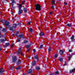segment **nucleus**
Returning <instances> with one entry per match:
<instances>
[{
    "label": "nucleus",
    "mask_w": 75,
    "mask_h": 75,
    "mask_svg": "<svg viewBox=\"0 0 75 75\" xmlns=\"http://www.w3.org/2000/svg\"><path fill=\"white\" fill-rule=\"evenodd\" d=\"M25 39V38L23 34H21L19 35V38L18 39V40L17 41V42H20L21 41V39Z\"/></svg>",
    "instance_id": "nucleus-1"
},
{
    "label": "nucleus",
    "mask_w": 75,
    "mask_h": 75,
    "mask_svg": "<svg viewBox=\"0 0 75 75\" xmlns=\"http://www.w3.org/2000/svg\"><path fill=\"white\" fill-rule=\"evenodd\" d=\"M19 4V9L18 10V15H20L22 11V7L23 6L22 4Z\"/></svg>",
    "instance_id": "nucleus-2"
},
{
    "label": "nucleus",
    "mask_w": 75,
    "mask_h": 75,
    "mask_svg": "<svg viewBox=\"0 0 75 75\" xmlns=\"http://www.w3.org/2000/svg\"><path fill=\"white\" fill-rule=\"evenodd\" d=\"M1 21L2 23H4V24L5 26H8L9 25L10 22L8 21H5L4 19H2V20H1Z\"/></svg>",
    "instance_id": "nucleus-3"
},
{
    "label": "nucleus",
    "mask_w": 75,
    "mask_h": 75,
    "mask_svg": "<svg viewBox=\"0 0 75 75\" xmlns=\"http://www.w3.org/2000/svg\"><path fill=\"white\" fill-rule=\"evenodd\" d=\"M35 9L38 11H40L41 10V6L39 4H37L35 6Z\"/></svg>",
    "instance_id": "nucleus-4"
},
{
    "label": "nucleus",
    "mask_w": 75,
    "mask_h": 75,
    "mask_svg": "<svg viewBox=\"0 0 75 75\" xmlns=\"http://www.w3.org/2000/svg\"><path fill=\"white\" fill-rule=\"evenodd\" d=\"M17 27V24L15 23H14L13 25V26H11L10 28V30H12L13 32L15 30V29H13V28H16Z\"/></svg>",
    "instance_id": "nucleus-5"
},
{
    "label": "nucleus",
    "mask_w": 75,
    "mask_h": 75,
    "mask_svg": "<svg viewBox=\"0 0 75 75\" xmlns=\"http://www.w3.org/2000/svg\"><path fill=\"white\" fill-rule=\"evenodd\" d=\"M17 57L16 56H13L12 57V62H15L17 60Z\"/></svg>",
    "instance_id": "nucleus-6"
},
{
    "label": "nucleus",
    "mask_w": 75,
    "mask_h": 75,
    "mask_svg": "<svg viewBox=\"0 0 75 75\" xmlns=\"http://www.w3.org/2000/svg\"><path fill=\"white\" fill-rule=\"evenodd\" d=\"M5 39H0V42L1 43H4V42L5 41H6L7 40L6 38H4Z\"/></svg>",
    "instance_id": "nucleus-7"
},
{
    "label": "nucleus",
    "mask_w": 75,
    "mask_h": 75,
    "mask_svg": "<svg viewBox=\"0 0 75 75\" xmlns=\"http://www.w3.org/2000/svg\"><path fill=\"white\" fill-rule=\"evenodd\" d=\"M58 74H59V72L58 71H57L55 73H53V72H51L50 75H56Z\"/></svg>",
    "instance_id": "nucleus-8"
},
{
    "label": "nucleus",
    "mask_w": 75,
    "mask_h": 75,
    "mask_svg": "<svg viewBox=\"0 0 75 75\" xmlns=\"http://www.w3.org/2000/svg\"><path fill=\"white\" fill-rule=\"evenodd\" d=\"M12 2L11 3V4L12 5V8L14 9L15 8V7L13 6L14 3H15V2L14 0H11Z\"/></svg>",
    "instance_id": "nucleus-9"
},
{
    "label": "nucleus",
    "mask_w": 75,
    "mask_h": 75,
    "mask_svg": "<svg viewBox=\"0 0 75 75\" xmlns=\"http://www.w3.org/2000/svg\"><path fill=\"white\" fill-rule=\"evenodd\" d=\"M21 48H19V49L18 50V52H17V53L19 54H20V53L21 52Z\"/></svg>",
    "instance_id": "nucleus-10"
},
{
    "label": "nucleus",
    "mask_w": 75,
    "mask_h": 75,
    "mask_svg": "<svg viewBox=\"0 0 75 75\" xmlns=\"http://www.w3.org/2000/svg\"><path fill=\"white\" fill-rule=\"evenodd\" d=\"M38 57V56L37 55H36V56H35L34 57V59H36L37 60L36 62H38V60H37Z\"/></svg>",
    "instance_id": "nucleus-11"
},
{
    "label": "nucleus",
    "mask_w": 75,
    "mask_h": 75,
    "mask_svg": "<svg viewBox=\"0 0 75 75\" xmlns=\"http://www.w3.org/2000/svg\"><path fill=\"white\" fill-rule=\"evenodd\" d=\"M74 71H75V68H74L73 69H70L69 71L70 73H72V72H74Z\"/></svg>",
    "instance_id": "nucleus-12"
},
{
    "label": "nucleus",
    "mask_w": 75,
    "mask_h": 75,
    "mask_svg": "<svg viewBox=\"0 0 75 75\" xmlns=\"http://www.w3.org/2000/svg\"><path fill=\"white\" fill-rule=\"evenodd\" d=\"M59 53L61 55H62L63 54V50H60Z\"/></svg>",
    "instance_id": "nucleus-13"
},
{
    "label": "nucleus",
    "mask_w": 75,
    "mask_h": 75,
    "mask_svg": "<svg viewBox=\"0 0 75 75\" xmlns=\"http://www.w3.org/2000/svg\"><path fill=\"white\" fill-rule=\"evenodd\" d=\"M10 45L9 43H6L5 45V47H6L8 46H9Z\"/></svg>",
    "instance_id": "nucleus-14"
},
{
    "label": "nucleus",
    "mask_w": 75,
    "mask_h": 75,
    "mask_svg": "<svg viewBox=\"0 0 75 75\" xmlns=\"http://www.w3.org/2000/svg\"><path fill=\"white\" fill-rule=\"evenodd\" d=\"M21 61L18 60L17 62H16V64H17V65H20V64H21Z\"/></svg>",
    "instance_id": "nucleus-15"
},
{
    "label": "nucleus",
    "mask_w": 75,
    "mask_h": 75,
    "mask_svg": "<svg viewBox=\"0 0 75 75\" xmlns=\"http://www.w3.org/2000/svg\"><path fill=\"white\" fill-rule=\"evenodd\" d=\"M23 10L24 11V13H27V12L28 11V10L26 8H24Z\"/></svg>",
    "instance_id": "nucleus-16"
},
{
    "label": "nucleus",
    "mask_w": 75,
    "mask_h": 75,
    "mask_svg": "<svg viewBox=\"0 0 75 75\" xmlns=\"http://www.w3.org/2000/svg\"><path fill=\"white\" fill-rule=\"evenodd\" d=\"M2 31H3V32H6L7 30L6 29V28H3Z\"/></svg>",
    "instance_id": "nucleus-17"
},
{
    "label": "nucleus",
    "mask_w": 75,
    "mask_h": 75,
    "mask_svg": "<svg viewBox=\"0 0 75 75\" xmlns=\"http://www.w3.org/2000/svg\"><path fill=\"white\" fill-rule=\"evenodd\" d=\"M39 35L40 36H44L45 34H44V32H41L39 33Z\"/></svg>",
    "instance_id": "nucleus-18"
},
{
    "label": "nucleus",
    "mask_w": 75,
    "mask_h": 75,
    "mask_svg": "<svg viewBox=\"0 0 75 75\" xmlns=\"http://www.w3.org/2000/svg\"><path fill=\"white\" fill-rule=\"evenodd\" d=\"M71 39L72 41H74V40H75L74 36H73L72 37H71Z\"/></svg>",
    "instance_id": "nucleus-19"
},
{
    "label": "nucleus",
    "mask_w": 75,
    "mask_h": 75,
    "mask_svg": "<svg viewBox=\"0 0 75 75\" xmlns=\"http://www.w3.org/2000/svg\"><path fill=\"white\" fill-rule=\"evenodd\" d=\"M3 68H1V69L0 70V73H3Z\"/></svg>",
    "instance_id": "nucleus-20"
},
{
    "label": "nucleus",
    "mask_w": 75,
    "mask_h": 75,
    "mask_svg": "<svg viewBox=\"0 0 75 75\" xmlns=\"http://www.w3.org/2000/svg\"><path fill=\"white\" fill-rule=\"evenodd\" d=\"M27 42H28V40H25L23 41V43H24L25 44V43H27Z\"/></svg>",
    "instance_id": "nucleus-21"
},
{
    "label": "nucleus",
    "mask_w": 75,
    "mask_h": 75,
    "mask_svg": "<svg viewBox=\"0 0 75 75\" xmlns=\"http://www.w3.org/2000/svg\"><path fill=\"white\" fill-rule=\"evenodd\" d=\"M59 60L61 62H62L63 61V58H59Z\"/></svg>",
    "instance_id": "nucleus-22"
},
{
    "label": "nucleus",
    "mask_w": 75,
    "mask_h": 75,
    "mask_svg": "<svg viewBox=\"0 0 75 75\" xmlns=\"http://www.w3.org/2000/svg\"><path fill=\"white\" fill-rule=\"evenodd\" d=\"M31 45H28L27 46H26V47L27 48V50H28V48H29V47H30Z\"/></svg>",
    "instance_id": "nucleus-23"
},
{
    "label": "nucleus",
    "mask_w": 75,
    "mask_h": 75,
    "mask_svg": "<svg viewBox=\"0 0 75 75\" xmlns=\"http://www.w3.org/2000/svg\"><path fill=\"white\" fill-rule=\"evenodd\" d=\"M36 64V62L35 60L32 62V65L34 66Z\"/></svg>",
    "instance_id": "nucleus-24"
},
{
    "label": "nucleus",
    "mask_w": 75,
    "mask_h": 75,
    "mask_svg": "<svg viewBox=\"0 0 75 75\" xmlns=\"http://www.w3.org/2000/svg\"><path fill=\"white\" fill-rule=\"evenodd\" d=\"M21 66H18L17 68H16V69H21Z\"/></svg>",
    "instance_id": "nucleus-25"
},
{
    "label": "nucleus",
    "mask_w": 75,
    "mask_h": 75,
    "mask_svg": "<svg viewBox=\"0 0 75 75\" xmlns=\"http://www.w3.org/2000/svg\"><path fill=\"white\" fill-rule=\"evenodd\" d=\"M36 70H40V68L39 67H36Z\"/></svg>",
    "instance_id": "nucleus-26"
},
{
    "label": "nucleus",
    "mask_w": 75,
    "mask_h": 75,
    "mask_svg": "<svg viewBox=\"0 0 75 75\" xmlns=\"http://www.w3.org/2000/svg\"><path fill=\"white\" fill-rule=\"evenodd\" d=\"M55 1L54 0H53L52 1L51 3L53 4H55Z\"/></svg>",
    "instance_id": "nucleus-27"
},
{
    "label": "nucleus",
    "mask_w": 75,
    "mask_h": 75,
    "mask_svg": "<svg viewBox=\"0 0 75 75\" xmlns=\"http://www.w3.org/2000/svg\"><path fill=\"white\" fill-rule=\"evenodd\" d=\"M32 72V69H29L28 70V72L29 73H31Z\"/></svg>",
    "instance_id": "nucleus-28"
},
{
    "label": "nucleus",
    "mask_w": 75,
    "mask_h": 75,
    "mask_svg": "<svg viewBox=\"0 0 75 75\" xmlns=\"http://www.w3.org/2000/svg\"><path fill=\"white\" fill-rule=\"evenodd\" d=\"M67 26L69 27H71V23H67Z\"/></svg>",
    "instance_id": "nucleus-29"
},
{
    "label": "nucleus",
    "mask_w": 75,
    "mask_h": 75,
    "mask_svg": "<svg viewBox=\"0 0 75 75\" xmlns=\"http://www.w3.org/2000/svg\"><path fill=\"white\" fill-rule=\"evenodd\" d=\"M14 66H13L11 67V70H14Z\"/></svg>",
    "instance_id": "nucleus-30"
},
{
    "label": "nucleus",
    "mask_w": 75,
    "mask_h": 75,
    "mask_svg": "<svg viewBox=\"0 0 75 75\" xmlns=\"http://www.w3.org/2000/svg\"><path fill=\"white\" fill-rule=\"evenodd\" d=\"M44 45H40V49H42V47Z\"/></svg>",
    "instance_id": "nucleus-31"
},
{
    "label": "nucleus",
    "mask_w": 75,
    "mask_h": 75,
    "mask_svg": "<svg viewBox=\"0 0 75 75\" xmlns=\"http://www.w3.org/2000/svg\"><path fill=\"white\" fill-rule=\"evenodd\" d=\"M52 49L51 47H49L48 49V52H49V51H51Z\"/></svg>",
    "instance_id": "nucleus-32"
},
{
    "label": "nucleus",
    "mask_w": 75,
    "mask_h": 75,
    "mask_svg": "<svg viewBox=\"0 0 75 75\" xmlns=\"http://www.w3.org/2000/svg\"><path fill=\"white\" fill-rule=\"evenodd\" d=\"M29 31L30 32H32L33 31V29L32 28H30V29H29Z\"/></svg>",
    "instance_id": "nucleus-33"
},
{
    "label": "nucleus",
    "mask_w": 75,
    "mask_h": 75,
    "mask_svg": "<svg viewBox=\"0 0 75 75\" xmlns=\"http://www.w3.org/2000/svg\"><path fill=\"white\" fill-rule=\"evenodd\" d=\"M18 33H19L18 31H17L16 32V36H18L17 35L18 34Z\"/></svg>",
    "instance_id": "nucleus-34"
},
{
    "label": "nucleus",
    "mask_w": 75,
    "mask_h": 75,
    "mask_svg": "<svg viewBox=\"0 0 75 75\" xmlns=\"http://www.w3.org/2000/svg\"><path fill=\"white\" fill-rule=\"evenodd\" d=\"M30 47H29V48H28V52H29V51H30Z\"/></svg>",
    "instance_id": "nucleus-35"
},
{
    "label": "nucleus",
    "mask_w": 75,
    "mask_h": 75,
    "mask_svg": "<svg viewBox=\"0 0 75 75\" xmlns=\"http://www.w3.org/2000/svg\"><path fill=\"white\" fill-rule=\"evenodd\" d=\"M58 56L57 54H55V55L54 56V57L56 58H57V57Z\"/></svg>",
    "instance_id": "nucleus-36"
},
{
    "label": "nucleus",
    "mask_w": 75,
    "mask_h": 75,
    "mask_svg": "<svg viewBox=\"0 0 75 75\" xmlns=\"http://www.w3.org/2000/svg\"><path fill=\"white\" fill-rule=\"evenodd\" d=\"M31 22V21H30L28 23H27L28 24V25H30V24Z\"/></svg>",
    "instance_id": "nucleus-37"
},
{
    "label": "nucleus",
    "mask_w": 75,
    "mask_h": 75,
    "mask_svg": "<svg viewBox=\"0 0 75 75\" xmlns=\"http://www.w3.org/2000/svg\"><path fill=\"white\" fill-rule=\"evenodd\" d=\"M54 8V6L53 5L51 7V8L53 9Z\"/></svg>",
    "instance_id": "nucleus-38"
},
{
    "label": "nucleus",
    "mask_w": 75,
    "mask_h": 75,
    "mask_svg": "<svg viewBox=\"0 0 75 75\" xmlns=\"http://www.w3.org/2000/svg\"><path fill=\"white\" fill-rule=\"evenodd\" d=\"M25 0H24L22 2V4H24V3H25Z\"/></svg>",
    "instance_id": "nucleus-39"
},
{
    "label": "nucleus",
    "mask_w": 75,
    "mask_h": 75,
    "mask_svg": "<svg viewBox=\"0 0 75 75\" xmlns=\"http://www.w3.org/2000/svg\"><path fill=\"white\" fill-rule=\"evenodd\" d=\"M71 56H69V58L68 59V60H69V61L71 59Z\"/></svg>",
    "instance_id": "nucleus-40"
},
{
    "label": "nucleus",
    "mask_w": 75,
    "mask_h": 75,
    "mask_svg": "<svg viewBox=\"0 0 75 75\" xmlns=\"http://www.w3.org/2000/svg\"><path fill=\"white\" fill-rule=\"evenodd\" d=\"M73 52V51L72 50H69V52Z\"/></svg>",
    "instance_id": "nucleus-41"
},
{
    "label": "nucleus",
    "mask_w": 75,
    "mask_h": 75,
    "mask_svg": "<svg viewBox=\"0 0 75 75\" xmlns=\"http://www.w3.org/2000/svg\"><path fill=\"white\" fill-rule=\"evenodd\" d=\"M13 45H14V44H12L11 45V47H12L13 46Z\"/></svg>",
    "instance_id": "nucleus-42"
},
{
    "label": "nucleus",
    "mask_w": 75,
    "mask_h": 75,
    "mask_svg": "<svg viewBox=\"0 0 75 75\" xmlns=\"http://www.w3.org/2000/svg\"><path fill=\"white\" fill-rule=\"evenodd\" d=\"M53 13V12L52 11H51V12H50V14H52Z\"/></svg>",
    "instance_id": "nucleus-43"
},
{
    "label": "nucleus",
    "mask_w": 75,
    "mask_h": 75,
    "mask_svg": "<svg viewBox=\"0 0 75 75\" xmlns=\"http://www.w3.org/2000/svg\"><path fill=\"white\" fill-rule=\"evenodd\" d=\"M33 52L34 53H35L36 52L35 49H33Z\"/></svg>",
    "instance_id": "nucleus-44"
},
{
    "label": "nucleus",
    "mask_w": 75,
    "mask_h": 75,
    "mask_svg": "<svg viewBox=\"0 0 75 75\" xmlns=\"http://www.w3.org/2000/svg\"><path fill=\"white\" fill-rule=\"evenodd\" d=\"M23 52H22V51H21V55L22 56H23Z\"/></svg>",
    "instance_id": "nucleus-45"
},
{
    "label": "nucleus",
    "mask_w": 75,
    "mask_h": 75,
    "mask_svg": "<svg viewBox=\"0 0 75 75\" xmlns=\"http://www.w3.org/2000/svg\"><path fill=\"white\" fill-rule=\"evenodd\" d=\"M9 28H10V26L8 25V26H7V29H9Z\"/></svg>",
    "instance_id": "nucleus-46"
},
{
    "label": "nucleus",
    "mask_w": 75,
    "mask_h": 75,
    "mask_svg": "<svg viewBox=\"0 0 75 75\" xmlns=\"http://www.w3.org/2000/svg\"><path fill=\"white\" fill-rule=\"evenodd\" d=\"M1 38V32L0 31V38Z\"/></svg>",
    "instance_id": "nucleus-47"
},
{
    "label": "nucleus",
    "mask_w": 75,
    "mask_h": 75,
    "mask_svg": "<svg viewBox=\"0 0 75 75\" xmlns=\"http://www.w3.org/2000/svg\"><path fill=\"white\" fill-rule=\"evenodd\" d=\"M18 25H21V23H18Z\"/></svg>",
    "instance_id": "nucleus-48"
},
{
    "label": "nucleus",
    "mask_w": 75,
    "mask_h": 75,
    "mask_svg": "<svg viewBox=\"0 0 75 75\" xmlns=\"http://www.w3.org/2000/svg\"><path fill=\"white\" fill-rule=\"evenodd\" d=\"M64 4L66 5H67V4H68V3H64Z\"/></svg>",
    "instance_id": "nucleus-49"
},
{
    "label": "nucleus",
    "mask_w": 75,
    "mask_h": 75,
    "mask_svg": "<svg viewBox=\"0 0 75 75\" xmlns=\"http://www.w3.org/2000/svg\"><path fill=\"white\" fill-rule=\"evenodd\" d=\"M15 18V17H13V18L12 19V21H13L14 20V19Z\"/></svg>",
    "instance_id": "nucleus-50"
},
{
    "label": "nucleus",
    "mask_w": 75,
    "mask_h": 75,
    "mask_svg": "<svg viewBox=\"0 0 75 75\" xmlns=\"http://www.w3.org/2000/svg\"><path fill=\"white\" fill-rule=\"evenodd\" d=\"M67 65V63H65L64 64V65Z\"/></svg>",
    "instance_id": "nucleus-51"
},
{
    "label": "nucleus",
    "mask_w": 75,
    "mask_h": 75,
    "mask_svg": "<svg viewBox=\"0 0 75 75\" xmlns=\"http://www.w3.org/2000/svg\"><path fill=\"white\" fill-rule=\"evenodd\" d=\"M1 37L4 38V35H1Z\"/></svg>",
    "instance_id": "nucleus-52"
},
{
    "label": "nucleus",
    "mask_w": 75,
    "mask_h": 75,
    "mask_svg": "<svg viewBox=\"0 0 75 75\" xmlns=\"http://www.w3.org/2000/svg\"><path fill=\"white\" fill-rule=\"evenodd\" d=\"M6 33H4V36H5Z\"/></svg>",
    "instance_id": "nucleus-53"
},
{
    "label": "nucleus",
    "mask_w": 75,
    "mask_h": 75,
    "mask_svg": "<svg viewBox=\"0 0 75 75\" xmlns=\"http://www.w3.org/2000/svg\"><path fill=\"white\" fill-rule=\"evenodd\" d=\"M2 28L0 27V30H2Z\"/></svg>",
    "instance_id": "nucleus-54"
},
{
    "label": "nucleus",
    "mask_w": 75,
    "mask_h": 75,
    "mask_svg": "<svg viewBox=\"0 0 75 75\" xmlns=\"http://www.w3.org/2000/svg\"><path fill=\"white\" fill-rule=\"evenodd\" d=\"M6 53L7 54V53H8V52H6Z\"/></svg>",
    "instance_id": "nucleus-55"
},
{
    "label": "nucleus",
    "mask_w": 75,
    "mask_h": 75,
    "mask_svg": "<svg viewBox=\"0 0 75 75\" xmlns=\"http://www.w3.org/2000/svg\"><path fill=\"white\" fill-rule=\"evenodd\" d=\"M12 15H13V13L12 12Z\"/></svg>",
    "instance_id": "nucleus-56"
},
{
    "label": "nucleus",
    "mask_w": 75,
    "mask_h": 75,
    "mask_svg": "<svg viewBox=\"0 0 75 75\" xmlns=\"http://www.w3.org/2000/svg\"><path fill=\"white\" fill-rule=\"evenodd\" d=\"M11 13H12V10H11Z\"/></svg>",
    "instance_id": "nucleus-57"
},
{
    "label": "nucleus",
    "mask_w": 75,
    "mask_h": 75,
    "mask_svg": "<svg viewBox=\"0 0 75 75\" xmlns=\"http://www.w3.org/2000/svg\"><path fill=\"white\" fill-rule=\"evenodd\" d=\"M73 55H75V53L73 54Z\"/></svg>",
    "instance_id": "nucleus-58"
},
{
    "label": "nucleus",
    "mask_w": 75,
    "mask_h": 75,
    "mask_svg": "<svg viewBox=\"0 0 75 75\" xmlns=\"http://www.w3.org/2000/svg\"><path fill=\"white\" fill-rule=\"evenodd\" d=\"M1 47H0V51H1Z\"/></svg>",
    "instance_id": "nucleus-59"
},
{
    "label": "nucleus",
    "mask_w": 75,
    "mask_h": 75,
    "mask_svg": "<svg viewBox=\"0 0 75 75\" xmlns=\"http://www.w3.org/2000/svg\"><path fill=\"white\" fill-rule=\"evenodd\" d=\"M29 37H31V36H29Z\"/></svg>",
    "instance_id": "nucleus-60"
},
{
    "label": "nucleus",
    "mask_w": 75,
    "mask_h": 75,
    "mask_svg": "<svg viewBox=\"0 0 75 75\" xmlns=\"http://www.w3.org/2000/svg\"><path fill=\"white\" fill-rule=\"evenodd\" d=\"M24 75H26V74H24Z\"/></svg>",
    "instance_id": "nucleus-61"
},
{
    "label": "nucleus",
    "mask_w": 75,
    "mask_h": 75,
    "mask_svg": "<svg viewBox=\"0 0 75 75\" xmlns=\"http://www.w3.org/2000/svg\"><path fill=\"white\" fill-rule=\"evenodd\" d=\"M61 0H59V1H61Z\"/></svg>",
    "instance_id": "nucleus-62"
},
{
    "label": "nucleus",
    "mask_w": 75,
    "mask_h": 75,
    "mask_svg": "<svg viewBox=\"0 0 75 75\" xmlns=\"http://www.w3.org/2000/svg\"><path fill=\"white\" fill-rule=\"evenodd\" d=\"M33 75H34V74H33Z\"/></svg>",
    "instance_id": "nucleus-63"
}]
</instances>
